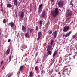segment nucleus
I'll list each match as a JSON object with an SVG mask.
<instances>
[{"mask_svg": "<svg viewBox=\"0 0 77 77\" xmlns=\"http://www.w3.org/2000/svg\"><path fill=\"white\" fill-rule=\"evenodd\" d=\"M51 13L52 14L53 17H56V16H57L59 14V9L57 8H56L55 11L51 12Z\"/></svg>", "mask_w": 77, "mask_h": 77, "instance_id": "nucleus-1", "label": "nucleus"}, {"mask_svg": "<svg viewBox=\"0 0 77 77\" xmlns=\"http://www.w3.org/2000/svg\"><path fill=\"white\" fill-rule=\"evenodd\" d=\"M42 20H41L39 22V24H40V26L42 25Z\"/></svg>", "mask_w": 77, "mask_h": 77, "instance_id": "nucleus-25", "label": "nucleus"}, {"mask_svg": "<svg viewBox=\"0 0 77 77\" xmlns=\"http://www.w3.org/2000/svg\"><path fill=\"white\" fill-rule=\"evenodd\" d=\"M21 50H22V51H23V49H21Z\"/></svg>", "mask_w": 77, "mask_h": 77, "instance_id": "nucleus-58", "label": "nucleus"}, {"mask_svg": "<svg viewBox=\"0 0 77 77\" xmlns=\"http://www.w3.org/2000/svg\"><path fill=\"white\" fill-rule=\"evenodd\" d=\"M52 33V30H51L49 32V34H51Z\"/></svg>", "mask_w": 77, "mask_h": 77, "instance_id": "nucleus-37", "label": "nucleus"}, {"mask_svg": "<svg viewBox=\"0 0 77 77\" xmlns=\"http://www.w3.org/2000/svg\"><path fill=\"white\" fill-rule=\"evenodd\" d=\"M72 54L71 53L70 54H69V56H71V55Z\"/></svg>", "mask_w": 77, "mask_h": 77, "instance_id": "nucleus-50", "label": "nucleus"}, {"mask_svg": "<svg viewBox=\"0 0 77 77\" xmlns=\"http://www.w3.org/2000/svg\"><path fill=\"white\" fill-rule=\"evenodd\" d=\"M52 72H53V69H52L51 70L49 71L48 74L49 75H51Z\"/></svg>", "mask_w": 77, "mask_h": 77, "instance_id": "nucleus-16", "label": "nucleus"}, {"mask_svg": "<svg viewBox=\"0 0 77 77\" xmlns=\"http://www.w3.org/2000/svg\"><path fill=\"white\" fill-rule=\"evenodd\" d=\"M0 35H1V30L0 29Z\"/></svg>", "mask_w": 77, "mask_h": 77, "instance_id": "nucleus-49", "label": "nucleus"}, {"mask_svg": "<svg viewBox=\"0 0 77 77\" xmlns=\"http://www.w3.org/2000/svg\"><path fill=\"white\" fill-rule=\"evenodd\" d=\"M72 16V11L71 10L69 9L67 10V14H66V17H71Z\"/></svg>", "mask_w": 77, "mask_h": 77, "instance_id": "nucleus-2", "label": "nucleus"}, {"mask_svg": "<svg viewBox=\"0 0 77 77\" xmlns=\"http://www.w3.org/2000/svg\"><path fill=\"white\" fill-rule=\"evenodd\" d=\"M66 21H68L69 20V18H67V19H66Z\"/></svg>", "mask_w": 77, "mask_h": 77, "instance_id": "nucleus-38", "label": "nucleus"}, {"mask_svg": "<svg viewBox=\"0 0 77 77\" xmlns=\"http://www.w3.org/2000/svg\"><path fill=\"white\" fill-rule=\"evenodd\" d=\"M56 53H57V51H55L53 54V57H54L55 56H56Z\"/></svg>", "mask_w": 77, "mask_h": 77, "instance_id": "nucleus-19", "label": "nucleus"}, {"mask_svg": "<svg viewBox=\"0 0 77 77\" xmlns=\"http://www.w3.org/2000/svg\"><path fill=\"white\" fill-rule=\"evenodd\" d=\"M69 26H66L64 27V28L63 29V32H67L68 30H69Z\"/></svg>", "mask_w": 77, "mask_h": 77, "instance_id": "nucleus-5", "label": "nucleus"}, {"mask_svg": "<svg viewBox=\"0 0 77 77\" xmlns=\"http://www.w3.org/2000/svg\"><path fill=\"white\" fill-rule=\"evenodd\" d=\"M1 11L2 12H3V8H2Z\"/></svg>", "mask_w": 77, "mask_h": 77, "instance_id": "nucleus-41", "label": "nucleus"}, {"mask_svg": "<svg viewBox=\"0 0 77 77\" xmlns=\"http://www.w3.org/2000/svg\"><path fill=\"white\" fill-rule=\"evenodd\" d=\"M24 12H22L20 14V18H23L24 17Z\"/></svg>", "mask_w": 77, "mask_h": 77, "instance_id": "nucleus-10", "label": "nucleus"}, {"mask_svg": "<svg viewBox=\"0 0 77 77\" xmlns=\"http://www.w3.org/2000/svg\"><path fill=\"white\" fill-rule=\"evenodd\" d=\"M25 56H27V54L26 53L25 54Z\"/></svg>", "mask_w": 77, "mask_h": 77, "instance_id": "nucleus-46", "label": "nucleus"}, {"mask_svg": "<svg viewBox=\"0 0 77 77\" xmlns=\"http://www.w3.org/2000/svg\"><path fill=\"white\" fill-rule=\"evenodd\" d=\"M64 69L65 70H66V71H67V70H68V68H66V66H65V67L64 68Z\"/></svg>", "mask_w": 77, "mask_h": 77, "instance_id": "nucleus-36", "label": "nucleus"}, {"mask_svg": "<svg viewBox=\"0 0 77 77\" xmlns=\"http://www.w3.org/2000/svg\"><path fill=\"white\" fill-rule=\"evenodd\" d=\"M6 23V19H4L3 20V23H4V24H5Z\"/></svg>", "mask_w": 77, "mask_h": 77, "instance_id": "nucleus-32", "label": "nucleus"}, {"mask_svg": "<svg viewBox=\"0 0 77 77\" xmlns=\"http://www.w3.org/2000/svg\"><path fill=\"white\" fill-rule=\"evenodd\" d=\"M38 37L37 38V40H39V39H40V38H41V36L42 35V33H41V32H38Z\"/></svg>", "mask_w": 77, "mask_h": 77, "instance_id": "nucleus-8", "label": "nucleus"}, {"mask_svg": "<svg viewBox=\"0 0 77 77\" xmlns=\"http://www.w3.org/2000/svg\"><path fill=\"white\" fill-rule=\"evenodd\" d=\"M48 53L50 54V55H51V54L52 53V52H51V51H49L48 52Z\"/></svg>", "mask_w": 77, "mask_h": 77, "instance_id": "nucleus-28", "label": "nucleus"}, {"mask_svg": "<svg viewBox=\"0 0 77 77\" xmlns=\"http://www.w3.org/2000/svg\"><path fill=\"white\" fill-rule=\"evenodd\" d=\"M36 30H37V31H38V26H36Z\"/></svg>", "mask_w": 77, "mask_h": 77, "instance_id": "nucleus-34", "label": "nucleus"}, {"mask_svg": "<svg viewBox=\"0 0 77 77\" xmlns=\"http://www.w3.org/2000/svg\"><path fill=\"white\" fill-rule=\"evenodd\" d=\"M26 29H27V27H26V26L24 27V26L22 25V31H25V30H26Z\"/></svg>", "mask_w": 77, "mask_h": 77, "instance_id": "nucleus-11", "label": "nucleus"}, {"mask_svg": "<svg viewBox=\"0 0 77 77\" xmlns=\"http://www.w3.org/2000/svg\"><path fill=\"white\" fill-rule=\"evenodd\" d=\"M76 49H77V48H76Z\"/></svg>", "mask_w": 77, "mask_h": 77, "instance_id": "nucleus-60", "label": "nucleus"}, {"mask_svg": "<svg viewBox=\"0 0 77 77\" xmlns=\"http://www.w3.org/2000/svg\"><path fill=\"white\" fill-rule=\"evenodd\" d=\"M3 63V61H2L1 62V65H2V63Z\"/></svg>", "mask_w": 77, "mask_h": 77, "instance_id": "nucleus-45", "label": "nucleus"}, {"mask_svg": "<svg viewBox=\"0 0 77 77\" xmlns=\"http://www.w3.org/2000/svg\"><path fill=\"white\" fill-rule=\"evenodd\" d=\"M54 42V41H53V40H52L51 41V42L50 43V45H53V43Z\"/></svg>", "mask_w": 77, "mask_h": 77, "instance_id": "nucleus-23", "label": "nucleus"}, {"mask_svg": "<svg viewBox=\"0 0 77 77\" xmlns=\"http://www.w3.org/2000/svg\"><path fill=\"white\" fill-rule=\"evenodd\" d=\"M69 66V65H68V66Z\"/></svg>", "mask_w": 77, "mask_h": 77, "instance_id": "nucleus-56", "label": "nucleus"}, {"mask_svg": "<svg viewBox=\"0 0 77 77\" xmlns=\"http://www.w3.org/2000/svg\"><path fill=\"white\" fill-rule=\"evenodd\" d=\"M41 66H42V65H41Z\"/></svg>", "mask_w": 77, "mask_h": 77, "instance_id": "nucleus-61", "label": "nucleus"}, {"mask_svg": "<svg viewBox=\"0 0 77 77\" xmlns=\"http://www.w3.org/2000/svg\"><path fill=\"white\" fill-rule=\"evenodd\" d=\"M8 42H11V40L10 39H9L8 40Z\"/></svg>", "mask_w": 77, "mask_h": 77, "instance_id": "nucleus-42", "label": "nucleus"}, {"mask_svg": "<svg viewBox=\"0 0 77 77\" xmlns=\"http://www.w3.org/2000/svg\"><path fill=\"white\" fill-rule=\"evenodd\" d=\"M20 36V34H19V32H18V35H17V37H18V36Z\"/></svg>", "mask_w": 77, "mask_h": 77, "instance_id": "nucleus-44", "label": "nucleus"}, {"mask_svg": "<svg viewBox=\"0 0 77 77\" xmlns=\"http://www.w3.org/2000/svg\"><path fill=\"white\" fill-rule=\"evenodd\" d=\"M15 14L17 15V13L16 12H15Z\"/></svg>", "mask_w": 77, "mask_h": 77, "instance_id": "nucleus-52", "label": "nucleus"}, {"mask_svg": "<svg viewBox=\"0 0 77 77\" xmlns=\"http://www.w3.org/2000/svg\"><path fill=\"white\" fill-rule=\"evenodd\" d=\"M58 6L60 8H62L63 6V2L61 1H60L58 3Z\"/></svg>", "mask_w": 77, "mask_h": 77, "instance_id": "nucleus-3", "label": "nucleus"}, {"mask_svg": "<svg viewBox=\"0 0 77 77\" xmlns=\"http://www.w3.org/2000/svg\"><path fill=\"white\" fill-rule=\"evenodd\" d=\"M47 57H46V59H47Z\"/></svg>", "mask_w": 77, "mask_h": 77, "instance_id": "nucleus-59", "label": "nucleus"}, {"mask_svg": "<svg viewBox=\"0 0 77 77\" xmlns=\"http://www.w3.org/2000/svg\"><path fill=\"white\" fill-rule=\"evenodd\" d=\"M30 30V28H29V29H28V30Z\"/></svg>", "mask_w": 77, "mask_h": 77, "instance_id": "nucleus-57", "label": "nucleus"}, {"mask_svg": "<svg viewBox=\"0 0 77 77\" xmlns=\"http://www.w3.org/2000/svg\"><path fill=\"white\" fill-rule=\"evenodd\" d=\"M50 50H51V46L49 45L47 49V51H49Z\"/></svg>", "mask_w": 77, "mask_h": 77, "instance_id": "nucleus-18", "label": "nucleus"}, {"mask_svg": "<svg viewBox=\"0 0 77 77\" xmlns=\"http://www.w3.org/2000/svg\"><path fill=\"white\" fill-rule=\"evenodd\" d=\"M33 30H34V29H31L30 30L29 33H32L33 32Z\"/></svg>", "mask_w": 77, "mask_h": 77, "instance_id": "nucleus-29", "label": "nucleus"}, {"mask_svg": "<svg viewBox=\"0 0 77 77\" xmlns=\"http://www.w3.org/2000/svg\"><path fill=\"white\" fill-rule=\"evenodd\" d=\"M35 71H38V69H39V68H38V66H36L35 67Z\"/></svg>", "mask_w": 77, "mask_h": 77, "instance_id": "nucleus-24", "label": "nucleus"}, {"mask_svg": "<svg viewBox=\"0 0 77 77\" xmlns=\"http://www.w3.org/2000/svg\"><path fill=\"white\" fill-rule=\"evenodd\" d=\"M71 33H72V32H71V31H69L68 34L65 35V37H68V36H69V35H70V34H71Z\"/></svg>", "mask_w": 77, "mask_h": 77, "instance_id": "nucleus-13", "label": "nucleus"}, {"mask_svg": "<svg viewBox=\"0 0 77 77\" xmlns=\"http://www.w3.org/2000/svg\"><path fill=\"white\" fill-rule=\"evenodd\" d=\"M74 58H75V56H73Z\"/></svg>", "mask_w": 77, "mask_h": 77, "instance_id": "nucleus-54", "label": "nucleus"}, {"mask_svg": "<svg viewBox=\"0 0 77 77\" xmlns=\"http://www.w3.org/2000/svg\"><path fill=\"white\" fill-rule=\"evenodd\" d=\"M23 68H24V66L22 65L20 66L19 68L20 71H22Z\"/></svg>", "mask_w": 77, "mask_h": 77, "instance_id": "nucleus-14", "label": "nucleus"}, {"mask_svg": "<svg viewBox=\"0 0 77 77\" xmlns=\"http://www.w3.org/2000/svg\"><path fill=\"white\" fill-rule=\"evenodd\" d=\"M3 3L2 2L1 5H0V6H1V8H2V6H3Z\"/></svg>", "mask_w": 77, "mask_h": 77, "instance_id": "nucleus-35", "label": "nucleus"}, {"mask_svg": "<svg viewBox=\"0 0 77 77\" xmlns=\"http://www.w3.org/2000/svg\"><path fill=\"white\" fill-rule=\"evenodd\" d=\"M8 25L9 26H11V27H13L14 26V23L13 22H11L8 23Z\"/></svg>", "mask_w": 77, "mask_h": 77, "instance_id": "nucleus-7", "label": "nucleus"}, {"mask_svg": "<svg viewBox=\"0 0 77 77\" xmlns=\"http://www.w3.org/2000/svg\"><path fill=\"white\" fill-rule=\"evenodd\" d=\"M45 72L44 70H42L41 71V74L43 75L44 74V73H45Z\"/></svg>", "mask_w": 77, "mask_h": 77, "instance_id": "nucleus-26", "label": "nucleus"}, {"mask_svg": "<svg viewBox=\"0 0 77 77\" xmlns=\"http://www.w3.org/2000/svg\"><path fill=\"white\" fill-rule=\"evenodd\" d=\"M25 36L26 38H29L30 36V35L29 34L28 32H27L25 33Z\"/></svg>", "mask_w": 77, "mask_h": 77, "instance_id": "nucleus-15", "label": "nucleus"}, {"mask_svg": "<svg viewBox=\"0 0 77 77\" xmlns=\"http://www.w3.org/2000/svg\"><path fill=\"white\" fill-rule=\"evenodd\" d=\"M12 56H11V54L9 57V59L10 60V61H11V59H12Z\"/></svg>", "mask_w": 77, "mask_h": 77, "instance_id": "nucleus-31", "label": "nucleus"}, {"mask_svg": "<svg viewBox=\"0 0 77 77\" xmlns=\"http://www.w3.org/2000/svg\"><path fill=\"white\" fill-rule=\"evenodd\" d=\"M77 36V33H76L75 34V35H72V37L73 38H75V37H76V36Z\"/></svg>", "mask_w": 77, "mask_h": 77, "instance_id": "nucleus-22", "label": "nucleus"}, {"mask_svg": "<svg viewBox=\"0 0 77 77\" xmlns=\"http://www.w3.org/2000/svg\"><path fill=\"white\" fill-rule=\"evenodd\" d=\"M51 77H54V75H51Z\"/></svg>", "mask_w": 77, "mask_h": 77, "instance_id": "nucleus-40", "label": "nucleus"}, {"mask_svg": "<svg viewBox=\"0 0 77 77\" xmlns=\"http://www.w3.org/2000/svg\"><path fill=\"white\" fill-rule=\"evenodd\" d=\"M70 5H71L72 6V7L74 6V4H72V1H71L70 4Z\"/></svg>", "mask_w": 77, "mask_h": 77, "instance_id": "nucleus-30", "label": "nucleus"}, {"mask_svg": "<svg viewBox=\"0 0 77 77\" xmlns=\"http://www.w3.org/2000/svg\"><path fill=\"white\" fill-rule=\"evenodd\" d=\"M62 74L63 77H65V74L63 72L62 73Z\"/></svg>", "mask_w": 77, "mask_h": 77, "instance_id": "nucleus-33", "label": "nucleus"}, {"mask_svg": "<svg viewBox=\"0 0 77 77\" xmlns=\"http://www.w3.org/2000/svg\"><path fill=\"white\" fill-rule=\"evenodd\" d=\"M58 74H60V72H58Z\"/></svg>", "mask_w": 77, "mask_h": 77, "instance_id": "nucleus-53", "label": "nucleus"}, {"mask_svg": "<svg viewBox=\"0 0 77 77\" xmlns=\"http://www.w3.org/2000/svg\"><path fill=\"white\" fill-rule=\"evenodd\" d=\"M37 77H40V75H37Z\"/></svg>", "mask_w": 77, "mask_h": 77, "instance_id": "nucleus-51", "label": "nucleus"}, {"mask_svg": "<svg viewBox=\"0 0 77 77\" xmlns=\"http://www.w3.org/2000/svg\"><path fill=\"white\" fill-rule=\"evenodd\" d=\"M45 56H48V55H47L46 54L44 55V57H45Z\"/></svg>", "mask_w": 77, "mask_h": 77, "instance_id": "nucleus-48", "label": "nucleus"}, {"mask_svg": "<svg viewBox=\"0 0 77 77\" xmlns=\"http://www.w3.org/2000/svg\"><path fill=\"white\" fill-rule=\"evenodd\" d=\"M38 62V60L37 59V61H36V63H37Z\"/></svg>", "mask_w": 77, "mask_h": 77, "instance_id": "nucleus-47", "label": "nucleus"}, {"mask_svg": "<svg viewBox=\"0 0 77 77\" xmlns=\"http://www.w3.org/2000/svg\"><path fill=\"white\" fill-rule=\"evenodd\" d=\"M52 35H53L54 36V38H56V36H57V31H55L52 34Z\"/></svg>", "mask_w": 77, "mask_h": 77, "instance_id": "nucleus-6", "label": "nucleus"}, {"mask_svg": "<svg viewBox=\"0 0 77 77\" xmlns=\"http://www.w3.org/2000/svg\"><path fill=\"white\" fill-rule=\"evenodd\" d=\"M43 7V6H42V4H41L39 6V7H38V9H41V8H42Z\"/></svg>", "mask_w": 77, "mask_h": 77, "instance_id": "nucleus-20", "label": "nucleus"}, {"mask_svg": "<svg viewBox=\"0 0 77 77\" xmlns=\"http://www.w3.org/2000/svg\"><path fill=\"white\" fill-rule=\"evenodd\" d=\"M14 5H16V7H18V1L17 0H14L13 1Z\"/></svg>", "mask_w": 77, "mask_h": 77, "instance_id": "nucleus-9", "label": "nucleus"}, {"mask_svg": "<svg viewBox=\"0 0 77 77\" xmlns=\"http://www.w3.org/2000/svg\"><path fill=\"white\" fill-rule=\"evenodd\" d=\"M33 75V73L32 72V71H31L29 73V77H32V76Z\"/></svg>", "mask_w": 77, "mask_h": 77, "instance_id": "nucleus-17", "label": "nucleus"}, {"mask_svg": "<svg viewBox=\"0 0 77 77\" xmlns=\"http://www.w3.org/2000/svg\"><path fill=\"white\" fill-rule=\"evenodd\" d=\"M63 36H65V34H63Z\"/></svg>", "mask_w": 77, "mask_h": 77, "instance_id": "nucleus-55", "label": "nucleus"}, {"mask_svg": "<svg viewBox=\"0 0 77 77\" xmlns=\"http://www.w3.org/2000/svg\"><path fill=\"white\" fill-rule=\"evenodd\" d=\"M54 0H51V3H53V2H54Z\"/></svg>", "mask_w": 77, "mask_h": 77, "instance_id": "nucleus-43", "label": "nucleus"}, {"mask_svg": "<svg viewBox=\"0 0 77 77\" xmlns=\"http://www.w3.org/2000/svg\"><path fill=\"white\" fill-rule=\"evenodd\" d=\"M45 14H45V10H43L42 13L41 15V17L42 18H44V17H45Z\"/></svg>", "mask_w": 77, "mask_h": 77, "instance_id": "nucleus-4", "label": "nucleus"}, {"mask_svg": "<svg viewBox=\"0 0 77 77\" xmlns=\"http://www.w3.org/2000/svg\"><path fill=\"white\" fill-rule=\"evenodd\" d=\"M38 53L36 52L35 54L36 56H38Z\"/></svg>", "mask_w": 77, "mask_h": 77, "instance_id": "nucleus-39", "label": "nucleus"}, {"mask_svg": "<svg viewBox=\"0 0 77 77\" xmlns=\"http://www.w3.org/2000/svg\"><path fill=\"white\" fill-rule=\"evenodd\" d=\"M7 7L8 8H10L12 7V5L11 4H9L7 5Z\"/></svg>", "mask_w": 77, "mask_h": 77, "instance_id": "nucleus-21", "label": "nucleus"}, {"mask_svg": "<svg viewBox=\"0 0 77 77\" xmlns=\"http://www.w3.org/2000/svg\"><path fill=\"white\" fill-rule=\"evenodd\" d=\"M10 52V49L8 48L6 51L5 54L7 55H8L9 54V52Z\"/></svg>", "mask_w": 77, "mask_h": 77, "instance_id": "nucleus-12", "label": "nucleus"}, {"mask_svg": "<svg viewBox=\"0 0 77 77\" xmlns=\"http://www.w3.org/2000/svg\"><path fill=\"white\" fill-rule=\"evenodd\" d=\"M38 12L39 13V14H40L41 12V9L38 8Z\"/></svg>", "mask_w": 77, "mask_h": 77, "instance_id": "nucleus-27", "label": "nucleus"}]
</instances>
